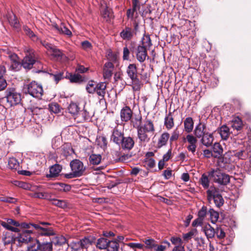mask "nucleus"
I'll list each match as a JSON object with an SVG mask.
<instances>
[{"label": "nucleus", "mask_w": 251, "mask_h": 251, "mask_svg": "<svg viewBox=\"0 0 251 251\" xmlns=\"http://www.w3.org/2000/svg\"><path fill=\"white\" fill-rule=\"evenodd\" d=\"M194 134L196 139H200L201 143L204 146L208 148L212 145L214 141L213 133L205 123L200 121L196 126Z\"/></svg>", "instance_id": "f257e3e1"}, {"label": "nucleus", "mask_w": 251, "mask_h": 251, "mask_svg": "<svg viewBox=\"0 0 251 251\" xmlns=\"http://www.w3.org/2000/svg\"><path fill=\"white\" fill-rule=\"evenodd\" d=\"M70 166L72 172L66 174L64 176L66 178H72L78 177L83 175L85 167L84 166L83 163L79 159H74L71 161Z\"/></svg>", "instance_id": "f03ea898"}, {"label": "nucleus", "mask_w": 251, "mask_h": 251, "mask_svg": "<svg viewBox=\"0 0 251 251\" xmlns=\"http://www.w3.org/2000/svg\"><path fill=\"white\" fill-rule=\"evenodd\" d=\"M209 176L215 183L220 185H226L230 182V176L219 169H212L209 171Z\"/></svg>", "instance_id": "7ed1b4c3"}, {"label": "nucleus", "mask_w": 251, "mask_h": 251, "mask_svg": "<svg viewBox=\"0 0 251 251\" xmlns=\"http://www.w3.org/2000/svg\"><path fill=\"white\" fill-rule=\"evenodd\" d=\"M28 93L33 97L41 98L43 94L42 86L33 81L27 85Z\"/></svg>", "instance_id": "20e7f679"}, {"label": "nucleus", "mask_w": 251, "mask_h": 251, "mask_svg": "<svg viewBox=\"0 0 251 251\" xmlns=\"http://www.w3.org/2000/svg\"><path fill=\"white\" fill-rule=\"evenodd\" d=\"M124 137V133L122 130L119 129L118 127H115L112 131L110 136V141L117 145H119Z\"/></svg>", "instance_id": "39448f33"}, {"label": "nucleus", "mask_w": 251, "mask_h": 251, "mask_svg": "<svg viewBox=\"0 0 251 251\" xmlns=\"http://www.w3.org/2000/svg\"><path fill=\"white\" fill-rule=\"evenodd\" d=\"M7 101L10 106L15 105L19 104L21 100V96L20 94L10 92L6 96Z\"/></svg>", "instance_id": "423d86ee"}, {"label": "nucleus", "mask_w": 251, "mask_h": 251, "mask_svg": "<svg viewBox=\"0 0 251 251\" xmlns=\"http://www.w3.org/2000/svg\"><path fill=\"white\" fill-rule=\"evenodd\" d=\"M134 144L135 142L133 138L130 136H124L119 146L124 150L130 151L133 148Z\"/></svg>", "instance_id": "0eeeda50"}, {"label": "nucleus", "mask_w": 251, "mask_h": 251, "mask_svg": "<svg viewBox=\"0 0 251 251\" xmlns=\"http://www.w3.org/2000/svg\"><path fill=\"white\" fill-rule=\"evenodd\" d=\"M133 112L129 106H124L120 112L121 119L122 122H127L131 119Z\"/></svg>", "instance_id": "6e6552de"}, {"label": "nucleus", "mask_w": 251, "mask_h": 251, "mask_svg": "<svg viewBox=\"0 0 251 251\" xmlns=\"http://www.w3.org/2000/svg\"><path fill=\"white\" fill-rule=\"evenodd\" d=\"M126 72L127 73L128 76L130 77V79L135 77H138V75H140L142 76L144 75L146 78H147L148 77L147 73H145V74H142V73L138 72L137 66L135 64H130L127 68Z\"/></svg>", "instance_id": "1a4fd4ad"}, {"label": "nucleus", "mask_w": 251, "mask_h": 251, "mask_svg": "<svg viewBox=\"0 0 251 251\" xmlns=\"http://www.w3.org/2000/svg\"><path fill=\"white\" fill-rule=\"evenodd\" d=\"M186 140L189 143L187 147V150L194 155L197 148V139L192 134H188L186 136Z\"/></svg>", "instance_id": "9d476101"}, {"label": "nucleus", "mask_w": 251, "mask_h": 251, "mask_svg": "<svg viewBox=\"0 0 251 251\" xmlns=\"http://www.w3.org/2000/svg\"><path fill=\"white\" fill-rule=\"evenodd\" d=\"M32 232L31 230L25 229L23 230L21 233L18 234L17 239L19 242L28 243L31 241L32 238L30 234Z\"/></svg>", "instance_id": "9b49d317"}, {"label": "nucleus", "mask_w": 251, "mask_h": 251, "mask_svg": "<svg viewBox=\"0 0 251 251\" xmlns=\"http://www.w3.org/2000/svg\"><path fill=\"white\" fill-rule=\"evenodd\" d=\"M114 66L113 64H105L103 69V76L104 79L109 80L113 73Z\"/></svg>", "instance_id": "f8f14e48"}, {"label": "nucleus", "mask_w": 251, "mask_h": 251, "mask_svg": "<svg viewBox=\"0 0 251 251\" xmlns=\"http://www.w3.org/2000/svg\"><path fill=\"white\" fill-rule=\"evenodd\" d=\"M139 129H143L146 132L153 133L155 131L153 124L152 122L149 119L146 118L144 121V124H141Z\"/></svg>", "instance_id": "ddd939ff"}, {"label": "nucleus", "mask_w": 251, "mask_h": 251, "mask_svg": "<svg viewBox=\"0 0 251 251\" xmlns=\"http://www.w3.org/2000/svg\"><path fill=\"white\" fill-rule=\"evenodd\" d=\"M52 26L60 34L66 35L69 36H71L72 35V32L66 27L64 23H61L60 25L54 24L52 25Z\"/></svg>", "instance_id": "4468645a"}, {"label": "nucleus", "mask_w": 251, "mask_h": 251, "mask_svg": "<svg viewBox=\"0 0 251 251\" xmlns=\"http://www.w3.org/2000/svg\"><path fill=\"white\" fill-rule=\"evenodd\" d=\"M147 50L144 48V46H141V45L137 47L136 57L139 62H143L147 57L149 58L147 55Z\"/></svg>", "instance_id": "2eb2a0df"}, {"label": "nucleus", "mask_w": 251, "mask_h": 251, "mask_svg": "<svg viewBox=\"0 0 251 251\" xmlns=\"http://www.w3.org/2000/svg\"><path fill=\"white\" fill-rule=\"evenodd\" d=\"M207 198L208 201L210 202L217 196L221 194L219 189L214 186H211L206 191Z\"/></svg>", "instance_id": "dca6fc26"}, {"label": "nucleus", "mask_w": 251, "mask_h": 251, "mask_svg": "<svg viewBox=\"0 0 251 251\" xmlns=\"http://www.w3.org/2000/svg\"><path fill=\"white\" fill-rule=\"evenodd\" d=\"M137 136L140 141V142L141 143H148L150 140V137L149 135V133H151L150 132H146L143 129H137Z\"/></svg>", "instance_id": "f3484780"}, {"label": "nucleus", "mask_w": 251, "mask_h": 251, "mask_svg": "<svg viewBox=\"0 0 251 251\" xmlns=\"http://www.w3.org/2000/svg\"><path fill=\"white\" fill-rule=\"evenodd\" d=\"M133 30L129 27H126L120 33V36L124 40L129 41L131 39L134 35Z\"/></svg>", "instance_id": "a211bd4d"}, {"label": "nucleus", "mask_w": 251, "mask_h": 251, "mask_svg": "<svg viewBox=\"0 0 251 251\" xmlns=\"http://www.w3.org/2000/svg\"><path fill=\"white\" fill-rule=\"evenodd\" d=\"M37 58L34 51L29 49L27 50V53L22 63H38Z\"/></svg>", "instance_id": "6ab92c4d"}, {"label": "nucleus", "mask_w": 251, "mask_h": 251, "mask_svg": "<svg viewBox=\"0 0 251 251\" xmlns=\"http://www.w3.org/2000/svg\"><path fill=\"white\" fill-rule=\"evenodd\" d=\"M8 20L9 24L15 29L19 30L21 28V25L16 15L13 13L9 14L8 16Z\"/></svg>", "instance_id": "aec40b11"}, {"label": "nucleus", "mask_w": 251, "mask_h": 251, "mask_svg": "<svg viewBox=\"0 0 251 251\" xmlns=\"http://www.w3.org/2000/svg\"><path fill=\"white\" fill-rule=\"evenodd\" d=\"M17 236L11 232H6L2 238L5 245H10L15 243Z\"/></svg>", "instance_id": "412c9836"}, {"label": "nucleus", "mask_w": 251, "mask_h": 251, "mask_svg": "<svg viewBox=\"0 0 251 251\" xmlns=\"http://www.w3.org/2000/svg\"><path fill=\"white\" fill-rule=\"evenodd\" d=\"M65 77L69 79L70 82L72 83H80L84 81V78L78 74H72L67 73Z\"/></svg>", "instance_id": "4be33fe9"}, {"label": "nucleus", "mask_w": 251, "mask_h": 251, "mask_svg": "<svg viewBox=\"0 0 251 251\" xmlns=\"http://www.w3.org/2000/svg\"><path fill=\"white\" fill-rule=\"evenodd\" d=\"M212 152L214 158H220L223 152V149L220 143L215 142L212 147Z\"/></svg>", "instance_id": "5701e85b"}, {"label": "nucleus", "mask_w": 251, "mask_h": 251, "mask_svg": "<svg viewBox=\"0 0 251 251\" xmlns=\"http://www.w3.org/2000/svg\"><path fill=\"white\" fill-rule=\"evenodd\" d=\"M170 138V134L167 132H163L158 139L157 146L158 148H161L167 145Z\"/></svg>", "instance_id": "b1692460"}, {"label": "nucleus", "mask_w": 251, "mask_h": 251, "mask_svg": "<svg viewBox=\"0 0 251 251\" xmlns=\"http://www.w3.org/2000/svg\"><path fill=\"white\" fill-rule=\"evenodd\" d=\"M202 230L207 239L212 238L215 235V229L209 224L204 226L202 228Z\"/></svg>", "instance_id": "393cba45"}, {"label": "nucleus", "mask_w": 251, "mask_h": 251, "mask_svg": "<svg viewBox=\"0 0 251 251\" xmlns=\"http://www.w3.org/2000/svg\"><path fill=\"white\" fill-rule=\"evenodd\" d=\"M62 169V166L58 164H55L52 165L50 168L49 177H55L59 176Z\"/></svg>", "instance_id": "a878e982"}, {"label": "nucleus", "mask_w": 251, "mask_h": 251, "mask_svg": "<svg viewBox=\"0 0 251 251\" xmlns=\"http://www.w3.org/2000/svg\"><path fill=\"white\" fill-rule=\"evenodd\" d=\"M96 238L93 236L85 237L80 240L82 249H87L95 241Z\"/></svg>", "instance_id": "bb28decb"}, {"label": "nucleus", "mask_w": 251, "mask_h": 251, "mask_svg": "<svg viewBox=\"0 0 251 251\" xmlns=\"http://www.w3.org/2000/svg\"><path fill=\"white\" fill-rule=\"evenodd\" d=\"M69 112L75 118L78 116L80 111L79 107L77 103L71 102L68 107Z\"/></svg>", "instance_id": "cd10ccee"}, {"label": "nucleus", "mask_w": 251, "mask_h": 251, "mask_svg": "<svg viewBox=\"0 0 251 251\" xmlns=\"http://www.w3.org/2000/svg\"><path fill=\"white\" fill-rule=\"evenodd\" d=\"M184 130L187 133H190L194 128V121L191 117L186 118L184 121Z\"/></svg>", "instance_id": "c85d7f7f"}, {"label": "nucleus", "mask_w": 251, "mask_h": 251, "mask_svg": "<svg viewBox=\"0 0 251 251\" xmlns=\"http://www.w3.org/2000/svg\"><path fill=\"white\" fill-rule=\"evenodd\" d=\"M218 132L223 140H227L230 135L229 128L226 125H223L218 129Z\"/></svg>", "instance_id": "c756f323"}, {"label": "nucleus", "mask_w": 251, "mask_h": 251, "mask_svg": "<svg viewBox=\"0 0 251 251\" xmlns=\"http://www.w3.org/2000/svg\"><path fill=\"white\" fill-rule=\"evenodd\" d=\"M101 159L102 157L100 154L92 153L89 155V162L90 164L97 165L100 163Z\"/></svg>", "instance_id": "7c9ffc66"}, {"label": "nucleus", "mask_w": 251, "mask_h": 251, "mask_svg": "<svg viewBox=\"0 0 251 251\" xmlns=\"http://www.w3.org/2000/svg\"><path fill=\"white\" fill-rule=\"evenodd\" d=\"M131 123L134 128L138 129L142 123V117L140 114L135 115L130 120Z\"/></svg>", "instance_id": "2f4dec72"}, {"label": "nucleus", "mask_w": 251, "mask_h": 251, "mask_svg": "<svg viewBox=\"0 0 251 251\" xmlns=\"http://www.w3.org/2000/svg\"><path fill=\"white\" fill-rule=\"evenodd\" d=\"M5 68L3 66H0V91L4 89L7 86L6 80L3 78Z\"/></svg>", "instance_id": "473e14b6"}, {"label": "nucleus", "mask_w": 251, "mask_h": 251, "mask_svg": "<svg viewBox=\"0 0 251 251\" xmlns=\"http://www.w3.org/2000/svg\"><path fill=\"white\" fill-rule=\"evenodd\" d=\"M106 87V86L104 82H100L97 84L95 92L101 99L103 98L104 96Z\"/></svg>", "instance_id": "72a5a7b5"}, {"label": "nucleus", "mask_w": 251, "mask_h": 251, "mask_svg": "<svg viewBox=\"0 0 251 251\" xmlns=\"http://www.w3.org/2000/svg\"><path fill=\"white\" fill-rule=\"evenodd\" d=\"M231 127L237 131L241 130L243 127L242 121L238 117L234 118L231 121Z\"/></svg>", "instance_id": "f704fd0d"}, {"label": "nucleus", "mask_w": 251, "mask_h": 251, "mask_svg": "<svg viewBox=\"0 0 251 251\" xmlns=\"http://www.w3.org/2000/svg\"><path fill=\"white\" fill-rule=\"evenodd\" d=\"M164 125L166 128L168 129H170L174 127V119L171 112H169V114L165 117L164 120Z\"/></svg>", "instance_id": "c9c22d12"}, {"label": "nucleus", "mask_w": 251, "mask_h": 251, "mask_svg": "<svg viewBox=\"0 0 251 251\" xmlns=\"http://www.w3.org/2000/svg\"><path fill=\"white\" fill-rule=\"evenodd\" d=\"M109 240L104 238L101 237L98 239L96 247L100 250H105L107 248V245Z\"/></svg>", "instance_id": "e433bc0d"}, {"label": "nucleus", "mask_w": 251, "mask_h": 251, "mask_svg": "<svg viewBox=\"0 0 251 251\" xmlns=\"http://www.w3.org/2000/svg\"><path fill=\"white\" fill-rule=\"evenodd\" d=\"M234 156L239 159L245 160L248 157V153L244 148L242 150H236L234 152Z\"/></svg>", "instance_id": "4c0bfd02"}, {"label": "nucleus", "mask_w": 251, "mask_h": 251, "mask_svg": "<svg viewBox=\"0 0 251 251\" xmlns=\"http://www.w3.org/2000/svg\"><path fill=\"white\" fill-rule=\"evenodd\" d=\"M39 234L42 236H50L55 234L53 229L52 227H42Z\"/></svg>", "instance_id": "58836bf2"}, {"label": "nucleus", "mask_w": 251, "mask_h": 251, "mask_svg": "<svg viewBox=\"0 0 251 251\" xmlns=\"http://www.w3.org/2000/svg\"><path fill=\"white\" fill-rule=\"evenodd\" d=\"M208 174H209V172ZM209 177V174L206 175L205 174H203L202 175L200 179V184L204 189H207L209 187L210 180L208 178Z\"/></svg>", "instance_id": "ea45409f"}, {"label": "nucleus", "mask_w": 251, "mask_h": 251, "mask_svg": "<svg viewBox=\"0 0 251 251\" xmlns=\"http://www.w3.org/2000/svg\"><path fill=\"white\" fill-rule=\"evenodd\" d=\"M50 54L56 58L57 60H59L66 57L65 54L63 52L57 49L56 47H54L50 52Z\"/></svg>", "instance_id": "a19ab883"}, {"label": "nucleus", "mask_w": 251, "mask_h": 251, "mask_svg": "<svg viewBox=\"0 0 251 251\" xmlns=\"http://www.w3.org/2000/svg\"><path fill=\"white\" fill-rule=\"evenodd\" d=\"M142 45L141 46H144L146 49H149L152 46L151 41L149 35H144L142 38Z\"/></svg>", "instance_id": "79ce46f5"}, {"label": "nucleus", "mask_w": 251, "mask_h": 251, "mask_svg": "<svg viewBox=\"0 0 251 251\" xmlns=\"http://www.w3.org/2000/svg\"><path fill=\"white\" fill-rule=\"evenodd\" d=\"M107 248L105 250L107 251H119V244L115 240H109L108 242Z\"/></svg>", "instance_id": "37998d69"}, {"label": "nucleus", "mask_w": 251, "mask_h": 251, "mask_svg": "<svg viewBox=\"0 0 251 251\" xmlns=\"http://www.w3.org/2000/svg\"><path fill=\"white\" fill-rule=\"evenodd\" d=\"M50 201H52V204L58 206L60 208L65 209L68 207V202L64 200H60L57 199H50Z\"/></svg>", "instance_id": "c03bdc74"}, {"label": "nucleus", "mask_w": 251, "mask_h": 251, "mask_svg": "<svg viewBox=\"0 0 251 251\" xmlns=\"http://www.w3.org/2000/svg\"><path fill=\"white\" fill-rule=\"evenodd\" d=\"M2 50L8 55V57L10 59L12 63H20L19 61V57L16 53H12L8 49H3Z\"/></svg>", "instance_id": "a18cd8bd"}, {"label": "nucleus", "mask_w": 251, "mask_h": 251, "mask_svg": "<svg viewBox=\"0 0 251 251\" xmlns=\"http://www.w3.org/2000/svg\"><path fill=\"white\" fill-rule=\"evenodd\" d=\"M32 240V242L28 246V250L29 251H38L40 249V243L37 239Z\"/></svg>", "instance_id": "49530a36"}, {"label": "nucleus", "mask_w": 251, "mask_h": 251, "mask_svg": "<svg viewBox=\"0 0 251 251\" xmlns=\"http://www.w3.org/2000/svg\"><path fill=\"white\" fill-rule=\"evenodd\" d=\"M30 196L34 198H38L41 199H50V195L47 192H35L30 195Z\"/></svg>", "instance_id": "de8ad7c7"}, {"label": "nucleus", "mask_w": 251, "mask_h": 251, "mask_svg": "<svg viewBox=\"0 0 251 251\" xmlns=\"http://www.w3.org/2000/svg\"><path fill=\"white\" fill-rule=\"evenodd\" d=\"M132 80V86L133 91H139L141 89L142 83L141 81L139 80L138 77H135L131 78Z\"/></svg>", "instance_id": "09e8293b"}, {"label": "nucleus", "mask_w": 251, "mask_h": 251, "mask_svg": "<svg viewBox=\"0 0 251 251\" xmlns=\"http://www.w3.org/2000/svg\"><path fill=\"white\" fill-rule=\"evenodd\" d=\"M96 142L99 146L104 149L107 147V141L104 136H99L97 138Z\"/></svg>", "instance_id": "8fccbe9b"}, {"label": "nucleus", "mask_w": 251, "mask_h": 251, "mask_svg": "<svg viewBox=\"0 0 251 251\" xmlns=\"http://www.w3.org/2000/svg\"><path fill=\"white\" fill-rule=\"evenodd\" d=\"M63 74V72H57L55 74H50L49 75L50 78L53 80L56 84H57L60 80L65 77Z\"/></svg>", "instance_id": "3c124183"}, {"label": "nucleus", "mask_w": 251, "mask_h": 251, "mask_svg": "<svg viewBox=\"0 0 251 251\" xmlns=\"http://www.w3.org/2000/svg\"><path fill=\"white\" fill-rule=\"evenodd\" d=\"M211 221L212 223H215L219 219V213L213 209L210 208L208 211Z\"/></svg>", "instance_id": "603ef678"}, {"label": "nucleus", "mask_w": 251, "mask_h": 251, "mask_svg": "<svg viewBox=\"0 0 251 251\" xmlns=\"http://www.w3.org/2000/svg\"><path fill=\"white\" fill-rule=\"evenodd\" d=\"M97 85L94 81H89L86 87L87 91L90 94H93L96 91Z\"/></svg>", "instance_id": "864d4df0"}, {"label": "nucleus", "mask_w": 251, "mask_h": 251, "mask_svg": "<svg viewBox=\"0 0 251 251\" xmlns=\"http://www.w3.org/2000/svg\"><path fill=\"white\" fill-rule=\"evenodd\" d=\"M52 245L51 242H46L42 244L40 243V251H52Z\"/></svg>", "instance_id": "5fc2aeb1"}, {"label": "nucleus", "mask_w": 251, "mask_h": 251, "mask_svg": "<svg viewBox=\"0 0 251 251\" xmlns=\"http://www.w3.org/2000/svg\"><path fill=\"white\" fill-rule=\"evenodd\" d=\"M19 166L18 160L14 157L10 158L8 160V167L11 169L16 170Z\"/></svg>", "instance_id": "6e6d98bb"}, {"label": "nucleus", "mask_w": 251, "mask_h": 251, "mask_svg": "<svg viewBox=\"0 0 251 251\" xmlns=\"http://www.w3.org/2000/svg\"><path fill=\"white\" fill-rule=\"evenodd\" d=\"M81 117L83 120L89 121L91 119V115L89 112L87 111V110L83 109V110L79 111L77 117Z\"/></svg>", "instance_id": "4d7b16f0"}, {"label": "nucleus", "mask_w": 251, "mask_h": 251, "mask_svg": "<svg viewBox=\"0 0 251 251\" xmlns=\"http://www.w3.org/2000/svg\"><path fill=\"white\" fill-rule=\"evenodd\" d=\"M50 110L54 113H58L61 111L60 105L57 103H51L49 104Z\"/></svg>", "instance_id": "13d9d810"}, {"label": "nucleus", "mask_w": 251, "mask_h": 251, "mask_svg": "<svg viewBox=\"0 0 251 251\" xmlns=\"http://www.w3.org/2000/svg\"><path fill=\"white\" fill-rule=\"evenodd\" d=\"M215 234L219 239H224L226 236L224 230L221 227H217L215 229Z\"/></svg>", "instance_id": "bf43d9fd"}, {"label": "nucleus", "mask_w": 251, "mask_h": 251, "mask_svg": "<svg viewBox=\"0 0 251 251\" xmlns=\"http://www.w3.org/2000/svg\"><path fill=\"white\" fill-rule=\"evenodd\" d=\"M119 53L118 52H114L111 50H109L107 54V57L112 61H117L119 58Z\"/></svg>", "instance_id": "052dcab7"}, {"label": "nucleus", "mask_w": 251, "mask_h": 251, "mask_svg": "<svg viewBox=\"0 0 251 251\" xmlns=\"http://www.w3.org/2000/svg\"><path fill=\"white\" fill-rule=\"evenodd\" d=\"M213 200L214 201L216 206L218 207H220L224 203V200L223 199L221 194L217 196L215 199H213Z\"/></svg>", "instance_id": "680f3d73"}, {"label": "nucleus", "mask_w": 251, "mask_h": 251, "mask_svg": "<svg viewBox=\"0 0 251 251\" xmlns=\"http://www.w3.org/2000/svg\"><path fill=\"white\" fill-rule=\"evenodd\" d=\"M130 53L129 50L127 47H125L123 49V59L124 61H130Z\"/></svg>", "instance_id": "e2e57ef3"}, {"label": "nucleus", "mask_w": 251, "mask_h": 251, "mask_svg": "<svg viewBox=\"0 0 251 251\" xmlns=\"http://www.w3.org/2000/svg\"><path fill=\"white\" fill-rule=\"evenodd\" d=\"M155 165V162L153 158H147L144 161V166L147 168H152Z\"/></svg>", "instance_id": "0e129e2a"}, {"label": "nucleus", "mask_w": 251, "mask_h": 251, "mask_svg": "<svg viewBox=\"0 0 251 251\" xmlns=\"http://www.w3.org/2000/svg\"><path fill=\"white\" fill-rule=\"evenodd\" d=\"M145 243L147 245L148 248L153 250L155 246L157 244L156 242L152 239H148L145 240Z\"/></svg>", "instance_id": "69168bd1"}, {"label": "nucleus", "mask_w": 251, "mask_h": 251, "mask_svg": "<svg viewBox=\"0 0 251 251\" xmlns=\"http://www.w3.org/2000/svg\"><path fill=\"white\" fill-rule=\"evenodd\" d=\"M101 13L102 17L106 19V20H108L112 16L111 10L108 8V7H105L101 11Z\"/></svg>", "instance_id": "338daca9"}, {"label": "nucleus", "mask_w": 251, "mask_h": 251, "mask_svg": "<svg viewBox=\"0 0 251 251\" xmlns=\"http://www.w3.org/2000/svg\"><path fill=\"white\" fill-rule=\"evenodd\" d=\"M207 213V207L205 206H203L198 212V217L203 220Z\"/></svg>", "instance_id": "774afa93"}]
</instances>
